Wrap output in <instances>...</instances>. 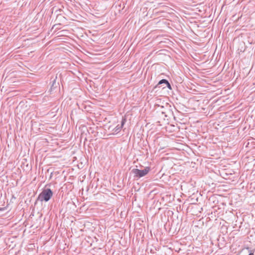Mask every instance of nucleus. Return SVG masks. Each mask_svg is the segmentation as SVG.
I'll return each mask as SVG.
<instances>
[{
	"instance_id": "1",
	"label": "nucleus",
	"mask_w": 255,
	"mask_h": 255,
	"mask_svg": "<svg viewBox=\"0 0 255 255\" xmlns=\"http://www.w3.org/2000/svg\"><path fill=\"white\" fill-rule=\"evenodd\" d=\"M53 193L49 188L44 189L39 194L37 201L48 202L52 197Z\"/></svg>"
},
{
	"instance_id": "2",
	"label": "nucleus",
	"mask_w": 255,
	"mask_h": 255,
	"mask_svg": "<svg viewBox=\"0 0 255 255\" xmlns=\"http://www.w3.org/2000/svg\"><path fill=\"white\" fill-rule=\"evenodd\" d=\"M150 170L149 167H145L143 169L140 170L137 168L132 169L131 172L134 174V177L140 178L147 175Z\"/></svg>"
},
{
	"instance_id": "3",
	"label": "nucleus",
	"mask_w": 255,
	"mask_h": 255,
	"mask_svg": "<svg viewBox=\"0 0 255 255\" xmlns=\"http://www.w3.org/2000/svg\"><path fill=\"white\" fill-rule=\"evenodd\" d=\"M158 107L160 108L159 111V117L165 120V118H170L171 116H173V112L169 109L164 108L163 106H158Z\"/></svg>"
},
{
	"instance_id": "4",
	"label": "nucleus",
	"mask_w": 255,
	"mask_h": 255,
	"mask_svg": "<svg viewBox=\"0 0 255 255\" xmlns=\"http://www.w3.org/2000/svg\"><path fill=\"white\" fill-rule=\"evenodd\" d=\"M126 122V119H123L122 122H121V125H118L116 126V127L113 129V131L114 132L118 133L119 132L121 129L122 128L124 125L125 124Z\"/></svg>"
},
{
	"instance_id": "5",
	"label": "nucleus",
	"mask_w": 255,
	"mask_h": 255,
	"mask_svg": "<svg viewBox=\"0 0 255 255\" xmlns=\"http://www.w3.org/2000/svg\"><path fill=\"white\" fill-rule=\"evenodd\" d=\"M167 83H168V80H167L166 79H162L159 81L157 85L154 88H156L157 87H158L159 85L163 84L166 85V84Z\"/></svg>"
},
{
	"instance_id": "6",
	"label": "nucleus",
	"mask_w": 255,
	"mask_h": 255,
	"mask_svg": "<svg viewBox=\"0 0 255 255\" xmlns=\"http://www.w3.org/2000/svg\"><path fill=\"white\" fill-rule=\"evenodd\" d=\"M166 87H167L168 89H170V90H171V89H172L171 86L170 84L169 83V82H168V83H167L166 84Z\"/></svg>"
},
{
	"instance_id": "7",
	"label": "nucleus",
	"mask_w": 255,
	"mask_h": 255,
	"mask_svg": "<svg viewBox=\"0 0 255 255\" xmlns=\"http://www.w3.org/2000/svg\"><path fill=\"white\" fill-rule=\"evenodd\" d=\"M249 255H254L253 253H250Z\"/></svg>"
}]
</instances>
